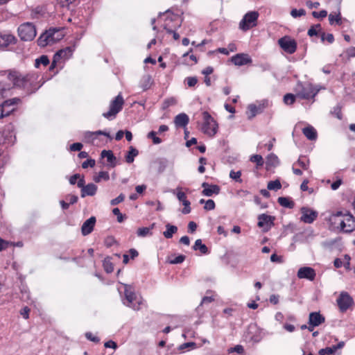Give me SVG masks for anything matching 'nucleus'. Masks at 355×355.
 Segmentation results:
<instances>
[{
    "mask_svg": "<svg viewBox=\"0 0 355 355\" xmlns=\"http://www.w3.org/2000/svg\"><path fill=\"white\" fill-rule=\"evenodd\" d=\"M7 78L14 87L24 89H39L42 85H37L38 76L33 73H24L15 69L6 71Z\"/></svg>",
    "mask_w": 355,
    "mask_h": 355,
    "instance_id": "1",
    "label": "nucleus"
},
{
    "mask_svg": "<svg viewBox=\"0 0 355 355\" xmlns=\"http://www.w3.org/2000/svg\"><path fill=\"white\" fill-rule=\"evenodd\" d=\"M333 219L335 223L340 224V230L345 233H351L355 230V218L349 213L337 211L333 214Z\"/></svg>",
    "mask_w": 355,
    "mask_h": 355,
    "instance_id": "2",
    "label": "nucleus"
},
{
    "mask_svg": "<svg viewBox=\"0 0 355 355\" xmlns=\"http://www.w3.org/2000/svg\"><path fill=\"white\" fill-rule=\"evenodd\" d=\"M269 105V102L266 99L257 101L254 103L249 104L247 107L246 114L249 120L252 119L257 114H261Z\"/></svg>",
    "mask_w": 355,
    "mask_h": 355,
    "instance_id": "3",
    "label": "nucleus"
},
{
    "mask_svg": "<svg viewBox=\"0 0 355 355\" xmlns=\"http://www.w3.org/2000/svg\"><path fill=\"white\" fill-rule=\"evenodd\" d=\"M125 301L123 304L135 310H139L141 302L137 300L134 288L129 284H124Z\"/></svg>",
    "mask_w": 355,
    "mask_h": 355,
    "instance_id": "4",
    "label": "nucleus"
},
{
    "mask_svg": "<svg viewBox=\"0 0 355 355\" xmlns=\"http://www.w3.org/2000/svg\"><path fill=\"white\" fill-rule=\"evenodd\" d=\"M204 123L202 127V132L209 136H214L217 132L218 124L214 118L207 111L202 113Z\"/></svg>",
    "mask_w": 355,
    "mask_h": 355,
    "instance_id": "5",
    "label": "nucleus"
},
{
    "mask_svg": "<svg viewBox=\"0 0 355 355\" xmlns=\"http://www.w3.org/2000/svg\"><path fill=\"white\" fill-rule=\"evenodd\" d=\"M18 33L21 40L31 41L36 36V28L32 23L26 22L19 26Z\"/></svg>",
    "mask_w": 355,
    "mask_h": 355,
    "instance_id": "6",
    "label": "nucleus"
},
{
    "mask_svg": "<svg viewBox=\"0 0 355 355\" xmlns=\"http://www.w3.org/2000/svg\"><path fill=\"white\" fill-rule=\"evenodd\" d=\"M124 104V100L121 94L116 96L110 104L108 112L103 114V116L107 119L114 118L116 115L122 110Z\"/></svg>",
    "mask_w": 355,
    "mask_h": 355,
    "instance_id": "7",
    "label": "nucleus"
},
{
    "mask_svg": "<svg viewBox=\"0 0 355 355\" xmlns=\"http://www.w3.org/2000/svg\"><path fill=\"white\" fill-rule=\"evenodd\" d=\"M259 17V13L257 11L247 12L239 23V28L246 31L251 28L257 26V21Z\"/></svg>",
    "mask_w": 355,
    "mask_h": 355,
    "instance_id": "8",
    "label": "nucleus"
},
{
    "mask_svg": "<svg viewBox=\"0 0 355 355\" xmlns=\"http://www.w3.org/2000/svg\"><path fill=\"white\" fill-rule=\"evenodd\" d=\"M336 302L339 310L342 313L346 312L347 309L351 308L354 304L353 298L349 295L348 293L345 291L340 293Z\"/></svg>",
    "mask_w": 355,
    "mask_h": 355,
    "instance_id": "9",
    "label": "nucleus"
},
{
    "mask_svg": "<svg viewBox=\"0 0 355 355\" xmlns=\"http://www.w3.org/2000/svg\"><path fill=\"white\" fill-rule=\"evenodd\" d=\"M280 47L289 54L294 53L297 49V42L288 36H284L278 40Z\"/></svg>",
    "mask_w": 355,
    "mask_h": 355,
    "instance_id": "10",
    "label": "nucleus"
},
{
    "mask_svg": "<svg viewBox=\"0 0 355 355\" xmlns=\"http://www.w3.org/2000/svg\"><path fill=\"white\" fill-rule=\"evenodd\" d=\"M302 216L300 220L305 223H312L318 217V213L310 208L303 207L301 208Z\"/></svg>",
    "mask_w": 355,
    "mask_h": 355,
    "instance_id": "11",
    "label": "nucleus"
},
{
    "mask_svg": "<svg viewBox=\"0 0 355 355\" xmlns=\"http://www.w3.org/2000/svg\"><path fill=\"white\" fill-rule=\"evenodd\" d=\"M275 219V218L274 216H271L266 214H260L258 216L257 225L259 227L264 228L265 231H268L272 225H274Z\"/></svg>",
    "mask_w": 355,
    "mask_h": 355,
    "instance_id": "12",
    "label": "nucleus"
},
{
    "mask_svg": "<svg viewBox=\"0 0 355 355\" xmlns=\"http://www.w3.org/2000/svg\"><path fill=\"white\" fill-rule=\"evenodd\" d=\"M19 101V99L17 98H14L12 99H8L3 102L0 105V119L3 118L4 116L10 115L12 112L13 109H6L7 107L14 106Z\"/></svg>",
    "mask_w": 355,
    "mask_h": 355,
    "instance_id": "13",
    "label": "nucleus"
},
{
    "mask_svg": "<svg viewBox=\"0 0 355 355\" xmlns=\"http://www.w3.org/2000/svg\"><path fill=\"white\" fill-rule=\"evenodd\" d=\"M232 62L237 66H243L248 64H251L252 62V58L248 54L238 53L231 58Z\"/></svg>",
    "mask_w": 355,
    "mask_h": 355,
    "instance_id": "14",
    "label": "nucleus"
},
{
    "mask_svg": "<svg viewBox=\"0 0 355 355\" xmlns=\"http://www.w3.org/2000/svg\"><path fill=\"white\" fill-rule=\"evenodd\" d=\"M315 272L311 267H302L297 271V277L300 279H307L313 281L315 277Z\"/></svg>",
    "mask_w": 355,
    "mask_h": 355,
    "instance_id": "15",
    "label": "nucleus"
},
{
    "mask_svg": "<svg viewBox=\"0 0 355 355\" xmlns=\"http://www.w3.org/2000/svg\"><path fill=\"white\" fill-rule=\"evenodd\" d=\"M202 187L204 189L202 191V194L205 196H212L214 194H218L220 193V187L216 184H209L207 182H203Z\"/></svg>",
    "mask_w": 355,
    "mask_h": 355,
    "instance_id": "16",
    "label": "nucleus"
},
{
    "mask_svg": "<svg viewBox=\"0 0 355 355\" xmlns=\"http://www.w3.org/2000/svg\"><path fill=\"white\" fill-rule=\"evenodd\" d=\"M16 37L11 34H6L0 32V49H5L11 44H15Z\"/></svg>",
    "mask_w": 355,
    "mask_h": 355,
    "instance_id": "17",
    "label": "nucleus"
},
{
    "mask_svg": "<svg viewBox=\"0 0 355 355\" xmlns=\"http://www.w3.org/2000/svg\"><path fill=\"white\" fill-rule=\"evenodd\" d=\"M96 221V218L92 216L83 223L81 227V232L83 236L88 235L93 231Z\"/></svg>",
    "mask_w": 355,
    "mask_h": 355,
    "instance_id": "18",
    "label": "nucleus"
},
{
    "mask_svg": "<svg viewBox=\"0 0 355 355\" xmlns=\"http://www.w3.org/2000/svg\"><path fill=\"white\" fill-rule=\"evenodd\" d=\"M325 318L319 312H311L309 316V324L313 327H318L324 323Z\"/></svg>",
    "mask_w": 355,
    "mask_h": 355,
    "instance_id": "19",
    "label": "nucleus"
},
{
    "mask_svg": "<svg viewBox=\"0 0 355 355\" xmlns=\"http://www.w3.org/2000/svg\"><path fill=\"white\" fill-rule=\"evenodd\" d=\"M101 156L102 158H107V161L108 162V166L110 167L114 168L116 166V158L114 155L112 150H103L101 153Z\"/></svg>",
    "mask_w": 355,
    "mask_h": 355,
    "instance_id": "20",
    "label": "nucleus"
},
{
    "mask_svg": "<svg viewBox=\"0 0 355 355\" xmlns=\"http://www.w3.org/2000/svg\"><path fill=\"white\" fill-rule=\"evenodd\" d=\"M98 187L94 183L87 184L81 189V197L85 198L87 196H93L96 193Z\"/></svg>",
    "mask_w": 355,
    "mask_h": 355,
    "instance_id": "21",
    "label": "nucleus"
},
{
    "mask_svg": "<svg viewBox=\"0 0 355 355\" xmlns=\"http://www.w3.org/2000/svg\"><path fill=\"white\" fill-rule=\"evenodd\" d=\"M189 116L184 113L178 114L174 119V123L177 127L184 128L189 123Z\"/></svg>",
    "mask_w": 355,
    "mask_h": 355,
    "instance_id": "22",
    "label": "nucleus"
},
{
    "mask_svg": "<svg viewBox=\"0 0 355 355\" xmlns=\"http://www.w3.org/2000/svg\"><path fill=\"white\" fill-rule=\"evenodd\" d=\"M302 132L305 135V137L311 141H313L317 139V132L315 130V128H313L312 126L309 125L306 128H304L302 130Z\"/></svg>",
    "mask_w": 355,
    "mask_h": 355,
    "instance_id": "23",
    "label": "nucleus"
},
{
    "mask_svg": "<svg viewBox=\"0 0 355 355\" xmlns=\"http://www.w3.org/2000/svg\"><path fill=\"white\" fill-rule=\"evenodd\" d=\"M154 163L157 165L158 173H162L167 167L168 161L166 158H157L155 160Z\"/></svg>",
    "mask_w": 355,
    "mask_h": 355,
    "instance_id": "24",
    "label": "nucleus"
},
{
    "mask_svg": "<svg viewBox=\"0 0 355 355\" xmlns=\"http://www.w3.org/2000/svg\"><path fill=\"white\" fill-rule=\"evenodd\" d=\"M277 202L281 206L289 209H293L295 206V202L289 198L286 197H279Z\"/></svg>",
    "mask_w": 355,
    "mask_h": 355,
    "instance_id": "25",
    "label": "nucleus"
},
{
    "mask_svg": "<svg viewBox=\"0 0 355 355\" xmlns=\"http://www.w3.org/2000/svg\"><path fill=\"white\" fill-rule=\"evenodd\" d=\"M166 231L163 232V235L166 239H171L173 237V235L178 232V227L175 225H171L170 223H167L166 225Z\"/></svg>",
    "mask_w": 355,
    "mask_h": 355,
    "instance_id": "26",
    "label": "nucleus"
},
{
    "mask_svg": "<svg viewBox=\"0 0 355 355\" xmlns=\"http://www.w3.org/2000/svg\"><path fill=\"white\" fill-rule=\"evenodd\" d=\"M192 248L193 250H199L203 254H207L209 253L208 248L202 243L201 239H197Z\"/></svg>",
    "mask_w": 355,
    "mask_h": 355,
    "instance_id": "27",
    "label": "nucleus"
},
{
    "mask_svg": "<svg viewBox=\"0 0 355 355\" xmlns=\"http://www.w3.org/2000/svg\"><path fill=\"white\" fill-rule=\"evenodd\" d=\"M129 149V151L125 155V162L128 164H131L134 162L135 157L138 155L139 151L133 146H130Z\"/></svg>",
    "mask_w": 355,
    "mask_h": 355,
    "instance_id": "28",
    "label": "nucleus"
},
{
    "mask_svg": "<svg viewBox=\"0 0 355 355\" xmlns=\"http://www.w3.org/2000/svg\"><path fill=\"white\" fill-rule=\"evenodd\" d=\"M46 35H49V40L50 43H54L61 39V36L58 35L56 37L55 35L59 33V30L56 28H50L44 32Z\"/></svg>",
    "mask_w": 355,
    "mask_h": 355,
    "instance_id": "29",
    "label": "nucleus"
},
{
    "mask_svg": "<svg viewBox=\"0 0 355 355\" xmlns=\"http://www.w3.org/2000/svg\"><path fill=\"white\" fill-rule=\"evenodd\" d=\"M319 90H316V92H313V90H302L300 92L297 94V96L302 99H309L314 97Z\"/></svg>",
    "mask_w": 355,
    "mask_h": 355,
    "instance_id": "30",
    "label": "nucleus"
},
{
    "mask_svg": "<svg viewBox=\"0 0 355 355\" xmlns=\"http://www.w3.org/2000/svg\"><path fill=\"white\" fill-rule=\"evenodd\" d=\"M329 21L331 25H333L334 24V23H336L337 25L340 26L342 24V18L340 12H339L338 14H329Z\"/></svg>",
    "mask_w": 355,
    "mask_h": 355,
    "instance_id": "31",
    "label": "nucleus"
},
{
    "mask_svg": "<svg viewBox=\"0 0 355 355\" xmlns=\"http://www.w3.org/2000/svg\"><path fill=\"white\" fill-rule=\"evenodd\" d=\"M250 161L256 164V168L258 169L263 166L264 164L263 159L260 155H253L250 157Z\"/></svg>",
    "mask_w": 355,
    "mask_h": 355,
    "instance_id": "32",
    "label": "nucleus"
},
{
    "mask_svg": "<svg viewBox=\"0 0 355 355\" xmlns=\"http://www.w3.org/2000/svg\"><path fill=\"white\" fill-rule=\"evenodd\" d=\"M278 164H279V159L277 155H275L273 153H271L268 155L267 161H266V164L268 166H275L278 165Z\"/></svg>",
    "mask_w": 355,
    "mask_h": 355,
    "instance_id": "33",
    "label": "nucleus"
},
{
    "mask_svg": "<svg viewBox=\"0 0 355 355\" xmlns=\"http://www.w3.org/2000/svg\"><path fill=\"white\" fill-rule=\"evenodd\" d=\"M176 103L177 99L175 97L166 98L162 103V109L165 110L170 106L175 105Z\"/></svg>",
    "mask_w": 355,
    "mask_h": 355,
    "instance_id": "34",
    "label": "nucleus"
},
{
    "mask_svg": "<svg viewBox=\"0 0 355 355\" xmlns=\"http://www.w3.org/2000/svg\"><path fill=\"white\" fill-rule=\"evenodd\" d=\"M103 266L104 270H105V272L107 273H111L113 272L114 266H113L112 263L111 262L110 257H106L104 259Z\"/></svg>",
    "mask_w": 355,
    "mask_h": 355,
    "instance_id": "35",
    "label": "nucleus"
},
{
    "mask_svg": "<svg viewBox=\"0 0 355 355\" xmlns=\"http://www.w3.org/2000/svg\"><path fill=\"white\" fill-rule=\"evenodd\" d=\"M110 175L109 173L106 171H101L98 175L94 176L93 180L95 182L98 183L101 181V180H104L105 181L109 180Z\"/></svg>",
    "mask_w": 355,
    "mask_h": 355,
    "instance_id": "36",
    "label": "nucleus"
},
{
    "mask_svg": "<svg viewBox=\"0 0 355 355\" xmlns=\"http://www.w3.org/2000/svg\"><path fill=\"white\" fill-rule=\"evenodd\" d=\"M49 37V35H46L45 33H42L37 40V44L40 46L44 47L50 44Z\"/></svg>",
    "mask_w": 355,
    "mask_h": 355,
    "instance_id": "37",
    "label": "nucleus"
},
{
    "mask_svg": "<svg viewBox=\"0 0 355 355\" xmlns=\"http://www.w3.org/2000/svg\"><path fill=\"white\" fill-rule=\"evenodd\" d=\"M267 188L268 190L277 191L282 188V184L279 180H276L275 181H270L268 183Z\"/></svg>",
    "mask_w": 355,
    "mask_h": 355,
    "instance_id": "38",
    "label": "nucleus"
},
{
    "mask_svg": "<svg viewBox=\"0 0 355 355\" xmlns=\"http://www.w3.org/2000/svg\"><path fill=\"white\" fill-rule=\"evenodd\" d=\"M309 160L307 159L304 156H300L297 162V164H298L301 168L304 170H307L309 166Z\"/></svg>",
    "mask_w": 355,
    "mask_h": 355,
    "instance_id": "39",
    "label": "nucleus"
},
{
    "mask_svg": "<svg viewBox=\"0 0 355 355\" xmlns=\"http://www.w3.org/2000/svg\"><path fill=\"white\" fill-rule=\"evenodd\" d=\"M296 97H297V94L294 95L291 93L286 94L284 96V103L286 105H292L295 102Z\"/></svg>",
    "mask_w": 355,
    "mask_h": 355,
    "instance_id": "40",
    "label": "nucleus"
},
{
    "mask_svg": "<svg viewBox=\"0 0 355 355\" xmlns=\"http://www.w3.org/2000/svg\"><path fill=\"white\" fill-rule=\"evenodd\" d=\"M150 227H141L137 230V234L138 236L144 237L147 236L148 234H152V233H150Z\"/></svg>",
    "mask_w": 355,
    "mask_h": 355,
    "instance_id": "41",
    "label": "nucleus"
},
{
    "mask_svg": "<svg viewBox=\"0 0 355 355\" xmlns=\"http://www.w3.org/2000/svg\"><path fill=\"white\" fill-rule=\"evenodd\" d=\"M156 134L157 133L155 131H151L148 134L147 137L148 139H152L153 144H159L162 142V139L159 137H157Z\"/></svg>",
    "mask_w": 355,
    "mask_h": 355,
    "instance_id": "42",
    "label": "nucleus"
},
{
    "mask_svg": "<svg viewBox=\"0 0 355 355\" xmlns=\"http://www.w3.org/2000/svg\"><path fill=\"white\" fill-rule=\"evenodd\" d=\"M306 14V11L304 9H293L291 12V15L293 17L296 18L298 17L304 16Z\"/></svg>",
    "mask_w": 355,
    "mask_h": 355,
    "instance_id": "43",
    "label": "nucleus"
},
{
    "mask_svg": "<svg viewBox=\"0 0 355 355\" xmlns=\"http://www.w3.org/2000/svg\"><path fill=\"white\" fill-rule=\"evenodd\" d=\"M241 172L240 171H231L230 173V176L232 179L234 180L236 182H241L242 180L241 179Z\"/></svg>",
    "mask_w": 355,
    "mask_h": 355,
    "instance_id": "44",
    "label": "nucleus"
},
{
    "mask_svg": "<svg viewBox=\"0 0 355 355\" xmlns=\"http://www.w3.org/2000/svg\"><path fill=\"white\" fill-rule=\"evenodd\" d=\"M86 137H92L93 135H105L106 137H110V134L103 130H98L96 132H86Z\"/></svg>",
    "mask_w": 355,
    "mask_h": 355,
    "instance_id": "45",
    "label": "nucleus"
},
{
    "mask_svg": "<svg viewBox=\"0 0 355 355\" xmlns=\"http://www.w3.org/2000/svg\"><path fill=\"white\" fill-rule=\"evenodd\" d=\"M125 199V196L123 193H121L118 197L116 198L112 199L110 201V205L112 206L116 205L119 204L120 202H123Z\"/></svg>",
    "mask_w": 355,
    "mask_h": 355,
    "instance_id": "46",
    "label": "nucleus"
},
{
    "mask_svg": "<svg viewBox=\"0 0 355 355\" xmlns=\"http://www.w3.org/2000/svg\"><path fill=\"white\" fill-rule=\"evenodd\" d=\"M112 213L117 216V221L119 223H122L124 220L125 216L120 212L119 208H114Z\"/></svg>",
    "mask_w": 355,
    "mask_h": 355,
    "instance_id": "47",
    "label": "nucleus"
},
{
    "mask_svg": "<svg viewBox=\"0 0 355 355\" xmlns=\"http://www.w3.org/2000/svg\"><path fill=\"white\" fill-rule=\"evenodd\" d=\"M142 80L146 83L143 86V87H144L143 89H148L149 87H151V77H150V76L145 75V76H143Z\"/></svg>",
    "mask_w": 355,
    "mask_h": 355,
    "instance_id": "48",
    "label": "nucleus"
},
{
    "mask_svg": "<svg viewBox=\"0 0 355 355\" xmlns=\"http://www.w3.org/2000/svg\"><path fill=\"white\" fill-rule=\"evenodd\" d=\"M312 15L315 18H324L327 15V12L325 10H320V12L313 11Z\"/></svg>",
    "mask_w": 355,
    "mask_h": 355,
    "instance_id": "49",
    "label": "nucleus"
},
{
    "mask_svg": "<svg viewBox=\"0 0 355 355\" xmlns=\"http://www.w3.org/2000/svg\"><path fill=\"white\" fill-rule=\"evenodd\" d=\"M215 206L216 205L214 201L213 200L209 199L206 201L204 209L207 211L213 210L215 208Z\"/></svg>",
    "mask_w": 355,
    "mask_h": 355,
    "instance_id": "50",
    "label": "nucleus"
},
{
    "mask_svg": "<svg viewBox=\"0 0 355 355\" xmlns=\"http://www.w3.org/2000/svg\"><path fill=\"white\" fill-rule=\"evenodd\" d=\"M95 163H96V162H95L94 159H88L86 161L83 162L82 167L83 168H87L89 166L92 168V167H94L95 166Z\"/></svg>",
    "mask_w": 355,
    "mask_h": 355,
    "instance_id": "51",
    "label": "nucleus"
},
{
    "mask_svg": "<svg viewBox=\"0 0 355 355\" xmlns=\"http://www.w3.org/2000/svg\"><path fill=\"white\" fill-rule=\"evenodd\" d=\"M334 349L333 347H325L320 349L319 354L320 355H325V354H333L334 353Z\"/></svg>",
    "mask_w": 355,
    "mask_h": 355,
    "instance_id": "52",
    "label": "nucleus"
},
{
    "mask_svg": "<svg viewBox=\"0 0 355 355\" xmlns=\"http://www.w3.org/2000/svg\"><path fill=\"white\" fill-rule=\"evenodd\" d=\"M116 243V241L115 240V239L113 236H107L105 239V245L107 248H110L111 246H112Z\"/></svg>",
    "mask_w": 355,
    "mask_h": 355,
    "instance_id": "53",
    "label": "nucleus"
},
{
    "mask_svg": "<svg viewBox=\"0 0 355 355\" xmlns=\"http://www.w3.org/2000/svg\"><path fill=\"white\" fill-rule=\"evenodd\" d=\"M331 114H334L338 119H342L341 107L338 105L334 107Z\"/></svg>",
    "mask_w": 355,
    "mask_h": 355,
    "instance_id": "54",
    "label": "nucleus"
},
{
    "mask_svg": "<svg viewBox=\"0 0 355 355\" xmlns=\"http://www.w3.org/2000/svg\"><path fill=\"white\" fill-rule=\"evenodd\" d=\"M186 80H187V85L189 87H194L198 82V79L195 76L194 77H188V78H187Z\"/></svg>",
    "mask_w": 355,
    "mask_h": 355,
    "instance_id": "55",
    "label": "nucleus"
},
{
    "mask_svg": "<svg viewBox=\"0 0 355 355\" xmlns=\"http://www.w3.org/2000/svg\"><path fill=\"white\" fill-rule=\"evenodd\" d=\"M186 257L184 255L180 254L176 257L174 259L171 261V263L178 264L181 263L185 260Z\"/></svg>",
    "mask_w": 355,
    "mask_h": 355,
    "instance_id": "56",
    "label": "nucleus"
},
{
    "mask_svg": "<svg viewBox=\"0 0 355 355\" xmlns=\"http://www.w3.org/2000/svg\"><path fill=\"white\" fill-rule=\"evenodd\" d=\"M37 59H38V61H40V64H43L44 66H46L49 64V57L46 55H42Z\"/></svg>",
    "mask_w": 355,
    "mask_h": 355,
    "instance_id": "57",
    "label": "nucleus"
},
{
    "mask_svg": "<svg viewBox=\"0 0 355 355\" xmlns=\"http://www.w3.org/2000/svg\"><path fill=\"white\" fill-rule=\"evenodd\" d=\"M83 146L81 143H73L70 146V150L71 151H80L83 148Z\"/></svg>",
    "mask_w": 355,
    "mask_h": 355,
    "instance_id": "58",
    "label": "nucleus"
},
{
    "mask_svg": "<svg viewBox=\"0 0 355 355\" xmlns=\"http://www.w3.org/2000/svg\"><path fill=\"white\" fill-rule=\"evenodd\" d=\"M66 200L69 201V205H73L77 202L78 198L75 195H68L66 196Z\"/></svg>",
    "mask_w": 355,
    "mask_h": 355,
    "instance_id": "59",
    "label": "nucleus"
},
{
    "mask_svg": "<svg viewBox=\"0 0 355 355\" xmlns=\"http://www.w3.org/2000/svg\"><path fill=\"white\" fill-rule=\"evenodd\" d=\"M244 351L243 347L242 345H238L234 347H232L229 349L230 352H236L238 354H242Z\"/></svg>",
    "mask_w": 355,
    "mask_h": 355,
    "instance_id": "60",
    "label": "nucleus"
},
{
    "mask_svg": "<svg viewBox=\"0 0 355 355\" xmlns=\"http://www.w3.org/2000/svg\"><path fill=\"white\" fill-rule=\"evenodd\" d=\"M30 309L28 306H25L21 309L20 313L24 318L28 319L29 317Z\"/></svg>",
    "mask_w": 355,
    "mask_h": 355,
    "instance_id": "61",
    "label": "nucleus"
},
{
    "mask_svg": "<svg viewBox=\"0 0 355 355\" xmlns=\"http://www.w3.org/2000/svg\"><path fill=\"white\" fill-rule=\"evenodd\" d=\"M197 228V225L193 221H190L188 224V232L190 233H193Z\"/></svg>",
    "mask_w": 355,
    "mask_h": 355,
    "instance_id": "62",
    "label": "nucleus"
},
{
    "mask_svg": "<svg viewBox=\"0 0 355 355\" xmlns=\"http://www.w3.org/2000/svg\"><path fill=\"white\" fill-rule=\"evenodd\" d=\"M195 346H196L195 343L189 342V343H183L182 345H180L178 349H179V350H184L189 347H195Z\"/></svg>",
    "mask_w": 355,
    "mask_h": 355,
    "instance_id": "63",
    "label": "nucleus"
},
{
    "mask_svg": "<svg viewBox=\"0 0 355 355\" xmlns=\"http://www.w3.org/2000/svg\"><path fill=\"white\" fill-rule=\"evenodd\" d=\"M85 336L88 340L93 341L94 343H98L100 340L98 337L94 336L90 332L86 333Z\"/></svg>",
    "mask_w": 355,
    "mask_h": 355,
    "instance_id": "64",
    "label": "nucleus"
}]
</instances>
